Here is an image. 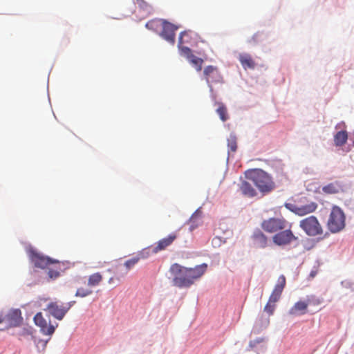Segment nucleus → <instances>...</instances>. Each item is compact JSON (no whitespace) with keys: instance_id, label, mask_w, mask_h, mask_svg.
<instances>
[{"instance_id":"obj_40","label":"nucleus","mask_w":354,"mask_h":354,"mask_svg":"<svg viewBox=\"0 0 354 354\" xmlns=\"http://www.w3.org/2000/svg\"><path fill=\"white\" fill-rule=\"evenodd\" d=\"M315 274H316V272H311V273H310V276H311L312 277H314L315 276Z\"/></svg>"},{"instance_id":"obj_21","label":"nucleus","mask_w":354,"mask_h":354,"mask_svg":"<svg viewBox=\"0 0 354 354\" xmlns=\"http://www.w3.org/2000/svg\"><path fill=\"white\" fill-rule=\"evenodd\" d=\"M147 257L144 254V252H140L138 256L134 257L126 261L124 263V267L126 268L125 272L121 274L122 277L125 276L128 271L131 270L134 266L142 259H145Z\"/></svg>"},{"instance_id":"obj_15","label":"nucleus","mask_w":354,"mask_h":354,"mask_svg":"<svg viewBox=\"0 0 354 354\" xmlns=\"http://www.w3.org/2000/svg\"><path fill=\"white\" fill-rule=\"evenodd\" d=\"M251 238L254 244L257 248H265L268 245V237L259 229H257L254 231Z\"/></svg>"},{"instance_id":"obj_8","label":"nucleus","mask_w":354,"mask_h":354,"mask_svg":"<svg viewBox=\"0 0 354 354\" xmlns=\"http://www.w3.org/2000/svg\"><path fill=\"white\" fill-rule=\"evenodd\" d=\"M29 258L31 263L35 268L40 269H46L47 267L52 264L53 259L45 256L35 250H30L29 252Z\"/></svg>"},{"instance_id":"obj_29","label":"nucleus","mask_w":354,"mask_h":354,"mask_svg":"<svg viewBox=\"0 0 354 354\" xmlns=\"http://www.w3.org/2000/svg\"><path fill=\"white\" fill-rule=\"evenodd\" d=\"M178 48L181 56L185 57L187 59L192 58L193 54L192 50L189 47L184 46L183 45H178Z\"/></svg>"},{"instance_id":"obj_22","label":"nucleus","mask_w":354,"mask_h":354,"mask_svg":"<svg viewBox=\"0 0 354 354\" xmlns=\"http://www.w3.org/2000/svg\"><path fill=\"white\" fill-rule=\"evenodd\" d=\"M240 190L244 196L248 197H254L257 195V192L251 184L245 180L241 182L240 185Z\"/></svg>"},{"instance_id":"obj_37","label":"nucleus","mask_w":354,"mask_h":354,"mask_svg":"<svg viewBox=\"0 0 354 354\" xmlns=\"http://www.w3.org/2000/svg\"><path fill=\"white\" fill-rule=\"evenodd\" d=\"M259 36H260V35H259V33H257V34H255V35L252 37V39L253 40V41H254V43H256V42H257V41H259V38H258V37H259Z\"/></svg>"},{"instance_id":"obj_26","label":"nucleus","mask_w":354,"mask_h":354,"mask_svg":"<svg viewBox=\"0 0 354 354\" xmlns=\"http://www.w3.org/2000/svg\"><path fill=\"white\" fill-rule=\"evenodd\" d=\"M102 275L100 272H95L89 276L88 286L91 287L98 286L102 281Z\"/></svg>"},{"instance_id":"obj_7","label":"nucleus","mask_w":354,"mask_h":354,"mask_svg":"<svg viewBox=\"0 0 354 354\" xmlns=\"http://www.w3.org/2000/svg\"><path fill=\"white\" fill-rule=\"evenodd\" d=\"M284 205L286 209H289L299 216H303L304 215L315 212L318 207L317 204L313 201L302 205H297L289 203H285Z\"/></svg>"},{"instance_id":"obj_41","label":"nucleus","mask_w":354,"mask_h":354,"mask_svg":"<svg viewBox=\"0 0 354 354\" xmlns=\"http://www.w3.org/2000/svg\"><path fill=\"white\" fill-rule=\"evenodd\" d=\"M250 347H253L254 346V344H253L252 342H250Z\"/></svg>"},{"instance_id":"obj_1","label":"nucleus","mask_w":354,"mask_h":354,"mask_svg":"<svg viewBox=\"0 0 354 354\" xmlns=\"http://www.w3.org/2000/svg\"><path fill=\"white\" fill-rule=\"evenodd\" d=\"M207 268L206 263L198 265L194 268H186L178 263L172 264L169 272L173 276L174 286L180 288L190 287L196 280L205 274Z\"/></svg>"},{"instance_id":"obj_2","label":"nucleus","mask_w":354,"mask_h":354,"mask_svg":"<svg viewBox=\"0 0 354 354\" xmlns=\"http://www.w3.org/2000/svg\"><path fill=\"white\" fill-rule=\"evenodd\" d=\"M245 174L246 178L251 180L262 193L270 192L275 187L271 176L261 169L248 170Z\"/></svg>"},{"instance_id":"obj_10","label":"nucleus","mask_w":354,"mask_h":354,"mask_svg":"<svg viewBox=\"0 0 354 354\" xmlns=\"http://www.w3.org/2000/svg\"><path fill=\"white\" fill-rule=\"evenodd\" d=\"M161 27L162 30L160 36L168 42L174 44L175 43V32L178 30V27L165 20H162Z\"/></svg>"},{"instance_id":"obj_20","label":"nucleus","mask_w":354,"mask_h":354,"mask_svg":"<svg viewBox=\"0 0 354 354\" xmlns=\"http://www.w3.org/2000/svg\"><path fill=\"white\" fill-rule=\"evenodd\" d=\"M239 60L244 69H254L256 66L254 60L248 53H241L239 55Z\"/></svg>"},{"instance_id":"obj_14","label":"nucleus","mask_w":354,"mask_h":354,"mask_svg":"<svg viewBox=\"0 0 354 354\" xmlns=\"http://www.w3.org/2000/svg\"><path fill=\"white\" fill-rule=\"evenodd\" d=\"M5 319L8 324V328L19 326L23 321L21 312L19 309L10 310L5 315Z\"/></svg>"},{"instance_id":"obj_32","label":"nucleus","mask_w":354,"mask_h":354,"mask_svg":"<svg viewBox=\"0 0 354 354\" xmlns=\"http://www.w3.org/2000/svg\"><path fill=\"white\" fill-rule=\"evenodd\" d=\"M306 302L308 304V306H318L322 303V300L314 295H309L307 296Z\"/></svg>"},{"instance_id":"obj_31","label":"nucleus","mask_w":354,"mask_h":354,"mask_svg":"<svg viewBox=\"0 0 354 354\" xmlns=\"http://www.w3.org/2000/svg\"><path fill=\"white\" fill-rule=\"evenodd\" d=\"M162 19L151 20L146 24V27L150 30H156L158 27H161Z\"/></svg>"},{"instance_id":"obj_5","label":"nucleus","mask_w":354,"mask_h":354,"mask_svg":"<svg viewBox=\"0 0 354 354\" xmlns=\"http://www.w3.org/2000/svg\"><path fill=\"white\" fill-rule=\"evenodd\" d=\"M288 222L283 217H272L263 220L261 228L268 233H275L287 228Z\"/></svg>"},{"instance_id":"obj_11","label":"nucleus","mask_w":354,"mask_h":354,"mask_svg":"<svg viewBox=\"0 0 354 354\" xmlns=\"http://www.w3.org/2000/svg\"><path fill=\"white\" fill-rule=\"evenodd\" d=\"M286 283V277L284 275H280L277 279V284L275 285L268 301L272 303L276 304L280 299L282 292L285 288Z\"/></svg>"},{"instance_id":"obj_30","label":"nucleus","mask_w":354,"mask_h":354,"mask_svg":"<svg viewBox=\"0 0 354 354\" xmlns=\"http://www.w3.org/2000/svg\"><path fill=\"white\" fill-rule=\"evenodd\" d=\"M227 147L231 152H235L237 149L236 138L234 136H230L227 139Z\"/></svg>"},{"instance_id":"obj_4","label":"nucleus","mask_w":354,"mask_h":354,"mask_svg":"<svg viewBox=\"0 0 354 354\" xmlns=\"http://www.w3.org/2000/svg\"><path fill=\"white\" fill-rule=\"evenodd\" d=\"M299 226L308 236H315L323 234V229L317 217L314 216L300 221Z\"/></svg>"},{"instance_id":"obj_25","label":"nucleus","mask_w":354,"mask_h":354,"mask_svg":"<svg viewBox=\"0 0 354 354\" xmlns=\"http://www.w3.org/2000/svg\"><path fill=\"white\" fill-rule=\"evenodd\" d=\"M194 33L192 31H183L180 34L178 39V46L185 44H191Z\"/></svg>"},{"instance_id":"obj_28","label":"nucleus","mask_w":354,"mask_h":354,"mask_svg":"<svg viewBox=\"0 0 354 354\" xmlns=\"http://www.w3.org/2000/svg\"><path fill=\"white\" fill-rule=\"evenodd\" d=\"M189 62L195 66L197 71H201L202 69V65L203 63V59L199 57H196L195 55H192V58L188 59Z\"/></svg>"},{"instance_id":"obj_23","label":"nucleus","mask_w":354,"mask_h":354,"mask_svg":"<svg viewBox=\"0 0 354 354\" xmlns=\"http://www.w3.org/2000/svg\"><path fill=\"white\" fill-rule=\"evenodd\" d=\"M202 212L198 209L190 217L188 223L190 225V231L196 228L201 222Z\"/></svg>"},{"instance_id":"obj_34","label":"nucleus","mask_w":354,"mask_h":354,"mask_svg":"<svg viewBox=\"0 0 354 354\" xmlns=\"http://www.w3.org/2000/svg\"><path fill=\"white\" fill-rule=\"evenodd\" d=\"M275 306L274 303H272L268 301L264 307V311L266 312L268 315H272L274 313Z\"/></svg>"},{"instance_id":"obj_12","label":"nucleus","mask_w":354,"mask_h":354,"mask_svg":"<svg viewBox=\"0 0 354 354\" xmlns=\"http://www.w3.org/2000/svg\"><path fill=\"white\" fill-rule=\"evenodd\" d=\"M46 310L51 316L58 320H62L67 313L64 304H59L58 302L49 303L46 307Z\"/></svg>"},{"instance_id":"obj_18","label":"nucleus","mask_w":354,"mask_h":354,"mask_svg":"<svg viewBox=\"0 0 354 354\" xmlns=\"http://www.w3.org/2000/svg\"><path fill=\"white\" fill-rule=\"evenodd\" d=\"M62 264L63 263L58 260H53L52 264L46 268L48 270V276L50 279H55L59 277Z\"/></svg>"},{"instance_id":"obj_27","label":"nucleus","mask_w":354,"mask_h":354,"mask_svg":"<svg viewBox=\"0 0 354 354\" xmlns=\"http://www.w3.org/2000/svg\"><path fill=\"white\" fill-rule=\"evenodd\" d=\"M218 109L216 113L218 114L220 119L223 122H225L228 119V114L226 106L223 103H218Z\"/></svg>"},{"instance_id":"obj_33","label":"nucleus","mask_w":354,"mask_h":354,"mask_svg":"<svg viewBox=\"0 0 354 354\" xmlns=\"http://www.w3.org/2000/svg\"><path fill=\"white\" fill-rule=\"evenodd\" d=\"M92 293V290L80 288L77 290V292L75 293L76 297H85Z\"/></svg>"},{"instance_id":"obj_38","label":"nucleus","mask_w":354,"mask_h":354,"mask_svg":"<svg viewBox=\"0 0 354 354\" xmlns=\"http://www.w3.org/2000/svg\"><path fill=\"white\" fill-rule=\"evenodd\" d=\"M4 321H6L5 316L0 315V324L3 323Z\"/></svg>"},{"instance_id":"obj_35","label":"nucleus","mask_w":354,"mask_h":354,"mask_svg":"<svg viewBox=\"0 0 354 354\" xmlns=\"http://www.w3.org/2000/svg\"><path fill=\"white\" fill-rule=\"evenodd\" d=\"M17 335L20 338L21 337H26L32 335V332L29 328H24L18 333Z\"/></svg>"},{"instance_id":"obj_13","label":"nucleus","mask_w":354,"mask_h":354,"mask_svg":"<svg viewBox=\"0 0 354 354\" xmlns=\"http://www.w3.org/2000/svg\"><path fill=\"white\" fill-rule=\"evenodd\" d=\"M203 74L210 88H212L211 83L220 82L222 79L218 68L213 66H207L205 67L203 71Z\"/></svg>"},{"instance_id":"obj_6","label":"nucleus","mask_w":354,"mask_h":354,"mask_svg":"<svg viewBox=\"0 0 354 354\" xmlns=\"http://www.w3.org/2000/svg\"><path fill=\"white\" fill-rule=\"evenodd\" d=\"M273 243L278 246H284L290 244L292 241L297 240V237L295 236L289 228H286L283 230H281L276 233L272 236Z\"/></svg>"},{"instance_id":"obj_9","label":"nucleus","mask_w":354,"mask_h":354,"mask_svg":"<svg viewBox=\"0 0 354 354\" xmlns=\"http://www.w3.org/2000/svg\"><path fill=\"white\" fill-rule=\"evenodd\" d=\"M34 322L36 326L40 328L41 332L46 335H52L58 326L57 324H56L55 326L51 324L50 322L48 324L41 313H37L35 315Z\"/></svg>"},{"instance_id":"obj_16","label":"nucleus","mask_w":354,"mask_h":354,"mask_svg":"<svg viewBox=\"0 0 354 354\" xmlns=\"http://www.w3.org/2000/svg\"><path fill=\"white\" fill-rule=\"evenodd\" d=\"M322 190L326 194H336L344 191V185L342 181L335 180L323 186Z\"/></svg>"},{"instance_id":"obj_42","label":"nucleus","mask_w":354,"mask_h":354,"mask_svg":"<svg viewBox=\"0 0 354 354\" xmlns=\"http://www.w3.org/2000/svg\"><path fill=\"white\" fill-rule=\"evenodd\" d=\"M140 1H141V2H142L143 4H145L146 6H147V3H146L143 0H140Z\"/></svg>"},{"instance_id":"obj_24","label":"nucleus","mask_w":354,"mask_h":354,"mask_svg":"<svg viewBox=\"0 0 354 354\" xmlns=\"http://www.w3.org/2000/svg\"><path fill=\"white\" fill-rule=\"evenodd\" d=\"M348 133L346 131H340L334 136V142L337 147L343 146L347 141Z\"/></svg>"},{"instance_id":"obj_3","label":"nucleus","mask_w":354,"mask_h":354,"mask_svg":"<svg viewBox=\"0 0 354 354\" xmlns=\"http://www.w3.org/2000/svg\"><path fill=\"white\" fill-rule=\"evenodd\" d=\"M345 214L342 209L337 205H333L327 221L328 229L332 233L339 232L345 227Z\"/></svg>"},{"instance_id":"obj_39","label":"nucleus","mask_w":354,"mask_h":354,"mask_svg":"<svg viewBox=\"0 0 354 354\" xmlns=\"http://www.w3.org/2000/svg\"><path fill=\"white\" fill-rule=\"evenodd\" d=\"M113 280H114V278H113V277H111V278L109 279V283H113Z\"/></svg>"},{"instance_id":"obj_19","label":"nucleus","mask_w":354,"mask_h":354,"mask_svg":"<svg viewBox=\"0 0 354 354\" xmlns=\"http://www.w3.org/2000/svg\"><path fill=\"white\" fill-rule=\"evenodd\" d=\"M308 304L306 301H299L289 310V314L291 315H304L307 312Z\"/></svg>"},{"instance_id":"obj_36","label":"nucleus","mask_w":354,"mask_h":354,"mask_svg":"<svg viewBox=\"0 0 354 354\" xmlns=\"http://www.w3.org/2000/svg\"><path fill=\"white\" fill-rule=\"evenodd\" d=\"M75 304V301H70L66 304H64V307L66 310V311L68 312L69 310V309Z\"/></svg>"},{"instance_id":"obj_17","label":"nucleus","mask_w":354,"mask_h":354,"mask_svg":"<svg viewBox=\"0 0 354 354\" xmlns=\"http://www.w3.org/2000/svg\"><path fill=\"white\" fill-rule=\"evenodd\" d=\"M177 238L175 233L170 234L168 236L160 239L157 242L156 245L153 248V253H158V252L165 250Z\"/></svg>"}]
</instances>
